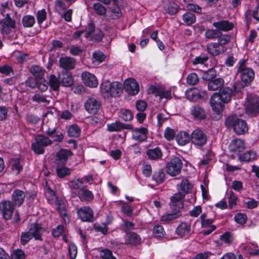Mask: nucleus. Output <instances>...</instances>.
I'll return each instance as SVG.
<instances>
[{"label":"nucleus","instance_id":"obj_1","mask_svg":"<svg viewBox=\"0 0 259 259\" xmlns=\"http://www.w3.org/2000/svg\"><path fill=\"white\" fill-rule=\"evenodd\" d=\"M242 88L240 82L237 81L233 83L232 88L224 87L219 93H214L210 99V104L214 111L218 114L224 109V104L230 102L232 95L235 96L240 92Z\"/></svg>","mask_w":259,"mask_h":259},{"label":"nucleus","instance_id":"obj_2","mask_svg":"<svg viewBox=\"0 0 259 259\" xmlns=\"http://www.w3.org/2000/svg\"><path fill=\"white\" fill-rule=\"evenodd\" d=\"M237 73L245 86L249 85L254 78V71L247 66V60L241 59L238 62Z\"/></svg>","mask_w":259,"mask_h":259},{"label":"nucleus","instance_id":"obj_3","mask_svg":"<svg viewBox=\"0 0 259 259\" xmlns=\"http://www.w3.org/2000/svg\"><path fill=\"white\" fill-rule=\"evenodd\" d=\"M101 92L104 98L119 96L122 93V84L118 81L110 82L104 80L100 87Z\"/></svg>","mask_w":259,"mask_h":259},{"label":"nucleus","instance_id":"obj_4","mask_svg":"<svg viewBox=\"0 0 259 259\" xmlns=\"http://www.w3.org/2000/svg\"><path fill=\"white\" fill-rule=\"evenodd\" d=\"M225 125L228 128L232 127L234 131L238 135L244 134L248 129L246 122L238 118L236 114H232L228 116L226 119Z\"/></svg>","mask_w":259,"mask_h":259},{"label":"nucleus","instance_id":"obj_5","mask_svg":"<svg viewBox=\"0 0 259 259\" xmlns=\"http://www.w3.org/2000/svg\"><path fill=\"white\" fill-rule=\"evenodd\" d=\"M230 36L225 35L218 39L216 42H211L207 45L208 52L212 56H218L227 50L225 45L230 41Z\"/></svg>","mask_w":259,"mask_h":259},{"label":"nucleus","instance_id":"obj_6","mask_svg":"<svg viewBox=\"0 0 259 259\" xmlns=\"http://www.w3.org/2000/svg\"><path fill=\"white\" fill-rule=\"evenodd\" d=\"M43 229L40 224L34 223L31 224L29 230L22 232L20 236V242L22 245L26 244L33 237L36 240H41Z\"/></svg>","mask_w":259,"mask_h":259},{"label":"nucleus","instance_id":"obj_7","mask_svg":"<svg viewBox=\"0 0 259 259\" xmlns=\"http://www.w3.org/2000/svg\"><path fill=\"white\" fill-rule=\"evenodd\" d=\"M53 141L43 135H38L31 144L33 151L37 154H42L45 152V147L51 145Z\"/></svg>","mask_w":259,"mask_h":259},{"label":"nucleus","instance_id":"obj_8","mask_svg":"<svg viewBox=\"0 0 259 259\" xmlns=\"http://www.w3.org/2000/svg\"><path fill=\"white\" fill-rule=\"evenodd\" d=\"M245 106L247 113L252 116H256L259 113V97L253 94L248 95Z\"/></svg>","mask_w":259,"mask_h":259},{"label":"nucleus","instance_id":"obj_9","mask_svg":"<svg viewBox=\"0 0 259 259\" xmlns=\"http://www.w3.org/2000/svg\"><path fill=\"white\" fill-rule=\"evenodd\" d=\"M182 167V160L179 158L175 157L167 163L165 170L169 175L175 177L181 173Z\"/></svg>","mask_w":259,"mask_h":259},{"label":"nucleus","instance_id":"obj_10","mask_svg":"<svg viewBox=\"0 0 259 259\" xmlns=\"http://www.w3.org/2000/svg\"><path fill=\"white\" fill-rule=\"evenodd\" d=\"M206 135L199 128L195 129L191 135V142L197 146L201 147L207 142Z\"/></svg>","mask_w":259,"mask_h":259},{"label":"nucleus","instance_id":"obj_11","mask_svg":"<svg viewBox=\"0 0 259 259\" xmlns=\"http://www.w3.org/2000/svg\"><path fill=\"white\" fill-rule=\"evenodd\" d=\"M14 210V205L10 201H3L0 203V212L5 220L12 218Z\"/></svg>","mask_w":259,"mask_h":259},{"label":"nucleus","instance_id":"obj_12","mask_svg":"<svg viewBox=\"0 0 259 259\" xmlns=\"http://www.w3.org/2000/svg\"><path fill=\"white\" fill-rule=\"evenodd\" d=\"M1 32L3 34H9L12 32V29L16 28V22L11 18L9 14H7L6 17L1 21Z\"/></svg>","mask_w":259,"mask_h":259},{"label":"nucleus","instance_id":"obj_13","mask_svg":"<svg viewBox=\"0 0 259 259\" xmlns=\"http://www.w3.org/2000/svg\"><path fill=\"white\" fill-rule=\"evenodd\" d=\"M77 215L83 222H92L94 221V213L88 206L82 207L77 210Z\"/></svg>","mask_w":259,"mask_h":259},{"label":"nucleus","instance_id":"obj_14","mask_svg":"<svg viewBox=\"0 0 259 259\" xmlns=\"http://www.w3.org/2000/svg\"><path fill=\"white\" fill-rule=\"evenodd\" d=\"M185 196V195L181 192L175 194L170 198V203L169 204L170 208L179 211L180 209L182 208L184 205L183 200Z\"/></svg>","mask_w":259,"mask_h":259},{"label":"nucleus","instance_id":"obj_15","mask_svg":"<svg viewBox=\"0 0 259 259\" xmlns=\"http://www.w3.org/2000/svg\"><path fill=\"white\" fill-rule=\"evenodd\" d=\"M72 155L73 153L70 150L61 149L57 153L55 163L56 165H65L68 158Z\"/></svg>","mask_w":259,"mask_h":259},{"label":"nucleus","instance_id":"obj_16","mask_svg":"<svg viewBox=\"0 0 259 259\" xmlns=\"http://www.w3.org/2000/svg\"><path fill=\"white\" fill-rule=\"evenodd\" d=\"M85 109L90 114H97L100 110V103L94 98H89L84 104Z\"/></svg>","mask_w":259,"mask_h":259},{"label":"nucleus","instance_id":"obj_17","mask_svg":"<svg viewBox=\"0 0 259 259\" xmlns=\"http://www.w3.org/2000/svg\"><path fill=\"white\" fill-rule=\"evenodd\" d=\"M124 88L125 91L132 95L137 94L139 91L138 83L133 78L126 79L124 82Z\"/></svg>","mask_w":259,"mask_h":259},{"label":"nucleus","instance_id":"obj_18","mask_svg":"<svg viewBox=\"0 0 259 259\" xmlns=\"http://www.w3.org/2000/svg\"><path fill=\"white\" fill-rule=\"evenodd\" d=\"M60 66L68 71L74 68L76 65L75 59L69 57H62L59 60Z\"/></svg>","mask_w":259,"mask_h":259},{"label":"nucleus","instance_id":"obj_19","mask_svg":"<svg viewBox=\"0 0 259 259\" xmlns=\"http://www.w3.org/2000/svg\"><path fill=\"white\" fill-rule=\"evenodd\" d=\"M132 138L134 140L138 142H143L147 140V134L148 133L147 128L145 127H141L140 128H136L132 129Z\"/></svg>","mask_w":259,"mask_h":259},{"label":"nucleus","instance_id":"obj_20","mask_svg":"<svg viewBox=\"0 0 259 259\" xmlns=\"http://www.w3.org/2000/svg\"><path fill=\"white\" fill-rule=\"evenodd\" d=\"M59 78L61 85L65 87H70L73 83V79L71 74L69 71H62L59 74Z\"/></svg>","mask_w":259,"mask_h":259},{"label":"nucleus","instance_id":"obj_21","mask_svg":"<svg viewBox=\"0 0 259 259\" xmlns=\"http://www.w3.org/2000/svg\"><path fill=\"white\" fill-rule=\"evenodd\" d=\"M81 77L83 82L86 85L91 88H95L97 86L98 80L93 74L88 72H84L81 75Z\"/></svg>","mask_w":259,"mask_h":259},{"label":"nucleus","instance_id":"obj_22","mask_svg":"<svg viewBox=\"0 0 259 259\" xmlns=\"http://www.w3.org/2000/svg\"><path fill=\"white\" fill-rule=\"evenodd\" d=\"M107 131L110 132H119L123 129L132 130L133 127L131 124H124L120 121L107 124Z\"/></svg>","mask_w":259,"mask_h":259},{"label":"nucleus","instance_id":"obj_23","mask_svg":"<svg viewBox=\"0 0 259 259\" xmlns=\"http://www.w3.org/2000/svg\"><path fill=\"white\" fill-rule=\"evenodd\" d=\"M176 233L181 238L191 234V225L185 222L182 223L177 228Z\"/></svg>","mask_w":259,"mask_h":259},{"label":"nucleus","instance_id":"obj_24","mask_svg":"<svg viewBox=\"0 0 259 259\" xmlns=\"http://www.w3.org/2000/svg\"><path fill=\"white\" fill-rule=\"evenodd\" d=\"M25 194L24 191L16 189L12 194V199L15 205L20 206L24 202Z\"/></svg>","mask_w":259,"mask_h":259},{"label":"nucleus","instance_id":"obj_25","mask_svg":"<svg viewBox=\"0 0 259 259\" xmlns=\"http://www.w3.org/2000/svg\"><path fill=\"white\" fill-rule=\"evenodd\" d=\"M141 238L136 233L130 232L125 236V243L131 245H137L140 243Z\"/></svg>","mask_w":259,"mask_h":259},{"label":"nucleus","instance_id":"obj_26","mask_svg":"<svg viewBox=\"0 0 259 259\" xmlns=\"http://www.w3.org/2000/svg\"><path fill=\"white\" fill-rule=\"evenodd\" d=\"M204 91H199L196 88L188 90L186 93L187 98L190 101H194L202 98V94H204Z\"/></svg>","mask_w":259,"mask_h":259},{"label":"nucleus","instance_id":"obj_27","mask_svg":"<svg viewBox=\"0 0 259 259\" xmlns=\"http://www.w3.org/2000/svg\"><path fill=\"white\" fill-rule=\"evenodd\" d=\"M230 151L234 152H240L245 149V144L241 139H235L229 145Z\"/></svg>","mask_w":259,"mask_h":259},{"label":"nucleus","instance_id":"obj_28","mask_svg":"<svg viewBox=\"0 0 259 259\" xmlns=\"http://www.w3.org/2000/svg\"><path fill=\"white\" fill-rule=\"evenodd\" d=\"M77 196L81 201H90L94 198L93 193L84 188L79 189Z\"/></svg>","mask_w":259,"mask_h":259},{"label":"nucleus","instance_id":"obj_29","mask_svg":"<svg viewBox=\"0 0 259 259\" xmlns=\"http://www.w3.org/2000/svg\"><path fill=\"white\" fill-rule=\"evenodd\" d=\"M212 25L215 27L218 30H222L224 31L230 30L234 27L233 23L229 22L226 20L214 22L212 24Z\"/></svg>","mask_w":259,"mask_h":259},{"label":"nucleus","instance_id":"obj_30","mask_svg":"<svg viewBox=\"0 0 259 259\" xmlns=\"http://www.w3.org/2000/svg\"><path fill=\"white\" fill-rule=\"evenodd\" d=\"M224 84V80L222 78H214L208 83V89L210 91H216L221 89Z\"/></svg>","mask_w":259,"mask_h":259},{"label":"nucleus","instance_id":"obj_31","mask_svg":"<svg viewBox=\"0 0 259 259\" xmlns=\"http://www.w3.org/2000/svg\"><path fill=\"white\" fill-rule=\"evenodd\" d=\"M30 71L34 77L39 80H41L44 78L46 72L45 69L38 65L32 66L30 69Z\"/></svg>","mask_w":259,"mask_h":259},{"label":"nucleus","instance_id":"obj_32","mask_svg":"<svg viewBox=\"0 0 259 259\" xmlns=\"http://www.w3.org/2000/svg\"><path fill=\"white\" fill-rule=\"evenodd\" d=\"M176 139L179 145L184 146L191 141V136L187 132L182 131L176 136Z\"/></svg>","mask_w":259,"mask_h":259},{"label":"nucleus","instance_id":"obj_33","mask_svg":"<svg viewBox=\"0 0 259 259\" xmlns=\"http://www.w3.org/2000/svg\"><path fill=\"white\" fill-rule=\"evenodd\" d=\"M191 112L196 119H203L206 117L204 109L199 106H193L191 110Z\"/></svg>","mask_w":259,"mask_h":259},{"label":"nucleus","instance_id":"obj_34","mask_svg":"<svg viewBox=\"0 0 259 259\" xmlns=\"http://www.w3.org/2000/svg\"><path fill=\"white\" fill-rule=\"evenodd\" d=\"M192 185L186 179L183 180L181 184L178 185V188L181 191V193L184 195L190 193L192 189Z\"/></svg>","mask_w":259,"mask_h":259},{"label":"nucleus","instance_id":"obj_35","mask_svg":"<svg viewBox=\"0 0 259 259\" xmlns=\"http://www.w3.org/2000/svg\"><path fill=\"white\" fill-rule=\"evenodd\" d=\"M147 154L149 159L151 160H157L161 158L162 153L161 149L156 147L154 149H148L147 151Z\"/></svg>","mask_w":259,"mask_h":259},{"label":"nucleus","instance_id":"obj_36","mask_svg":"<svg viewBox=\"0 0 259 259\" xmlns=\"http://www.w3.org/2000/svg\"><path fill=\"white\" fill-rule=\"evenodd\" d=\"M56 208L60 213L61 215L63 217V220L65 224L69 223V220L66 216L65 206L64 202L61 200H57L56 202Z\"/></svg>","mask_w":259,"mask_h":259},{"label":"nucleus","instance_id":"obj_37","mask_svg":"<svg viewBox=\"0 0 259 259\" xmlns=\"http://www.w3.org/2000/svg\"><path fill=\"white\" fill-rule=\"evenodd\" d=\"M56 172L59 178H63L71 174V170L68 167L62 165H56Z\"/></svg>","mask_w":259,"mask_h":259},{"label":"nucleus","instance_id":"obj_38","mask_svg":"<svg viewBox=\"0 0 259 259\" xmlns=\"http://www.w3.org/2000/svg\"><path fill=\"white\" fill-rule=\"evenodd\" d=\"M180 211L175 210L174 212L166 213L161 217V221L162 222L171 221L177 219L181 215Z\"/></svg>","mask_w":259,"mask_h":259},{"label":"nucleus","instance_id":"obj_39","mask_svg":"<svg viewBox=\"0 0 259 259\" xmlns=\"http://www.w3.org/2000/svg\"><path fill=\"white\" fill-rule=\"evenodd\" d=\"M80 134V129L76 124L70 125L67 130V135L70 137H78Z\"/></svg>","mask_w":259,"mask_h":259},{"label":"nucleus","instance_id":"obj_40","mask_svg":"<svg viewBox=\"0 0 259 259\" xmlns=\"http://www.w3.org/2000/svg\"><path fill=\"white\" fill-rule=\"evenodd\" d=\"M35 22V18L31 15L24 16L22 20L23 26L24 27H31Z\"/></svg>","mask_w":259,"mask_h":259},{"label":"nucleus","instance_id":"obj_41","mask_svg":"<svg viewBox=\"0 0 259 259\" xmlns=\"http://www.w3.org/2000/svg\"><path fill=\"white\" fill-rule=\"evenodd\" d=\"M49 82L50 87L54 91L58 90V89L60 87V85H61L59 77L57 78L54 75H50V78H49Z\"/></svg>","mask_w":259,"mask_h":259},{"label":"nucleus","instance_id":"obj_42","mask_svg":"<svg viewBox=\"0 0 259 259\" xmlns=\"http://www.w3.org/2000/svg\"><path fill=\"white\" fill-rule=\"evenodd\" d=\"M164 9L169 14L174 15L178 11V5L174 2H167Z\"/></svg>","mask_w":259,"mask_h":259},{"label":"nucleus","instance_id":"obj_43","mask_svg":"<svg viewBox=\"0 0 259 259\" xmlns=\"http://www.w3.org/2000/svg\"><path fill=\"white\" fill-rule=\"evenodd\" d=\"M183 19L187 25H190L195 22L196 17L194 14L188 12L183 15Z\"/></svg>","mask_w":259,"mask_h":259},{"label":"nucleus","instance_id":"obj_44","mask_svg":"<svg viewBox=\"0 0 259 259\" xmlns=\"http://www.w3.org/2000/svg\"><path fill=\"white\" fill-rule=\"evenodd\" d=\"M255 157V153L251 151H248L240 155L239 156L240 160L242 161H249L253 159Z\"/></svg>","mask_w":259,"mask_h":259},{"label":"nucleus","instance_id":"obj_45","mask_svg":"<svg viewBox=\"0 0 259 259\" xmlns=\"http://www.w3.org/2000/svg\"><path fill=\"white\" fill-rule=\"evenodd\" d=\"M165 174L163 169H161L154 173L153 175V179L157 183H161L165 180Z\"/></svg>","mask_w":259,"mask_h":259},{"label":"nucleus","instance_id":"obj_46","mask_svg":"<svg viewBox=\"0 0 259 259\" xmlns=\"http://www.w3.org/2000/svg\"><path fill=\"white\" fill-rule=\"evenodd\" d=\"M216 76V72L214 69H209L204 72L202 76L203 79L210 81L214 79Z\"/></svg>","mask_w":259,"mask_h":259},{"label":"nucleus","instance_id":"obj_47","mask_svg":"<svg viewBox=\"0 0 259 259\" xmlns=\"http://www.w3.org/2000/svg\"><path fill=\"white\" fill-rule=\"evenodd\" d=\"M67 7L64 2L61 0H56L55 2V9L60 14L66 10Z\"/></svg>","mask_w":259,"mask_h":259},{"label":"nucleus","instance_id":"obj_48","mask_svg":"<svg viewBox=\"0 0 259 259\" xmlns=\"http://www.w3.org/2000/svg\"><path fill=\"white\" fill-rule=\"evenodd\" d=\"M32 99L34 102H36L38 103H44L45 105H48L50 103V101L47 100L45 96L39 94L34 95Z\"/></svg>","mask_w":259,"mask_h":259},{"label":"nucleus","instance_id":"obj_49","mask_svg":"<svg viewBox=\"0 0 259 259\" xmlns=\"http://www.w3.org/2000/svg\"><path fill=\"white\" fill-rule=\"evenodd\" d=\"M94 228L97 232H100L103 234H106L108 231L107 225L106 223H95Z\"/></svg>","mask_w":259,"mask_h":259},{"label":"nucleus","instance_id":"obj_50","mask_svg":"<svg viewBox=\"0 0 259 259\" xmlns=\"http://www.w3.org/2000/svg\"><path fill=\"white\" fill-rule=\"evenodd\" d=\"M199 82V78L195 73L189 74L187 77V82L190 85H195Z\"/></svg>","mask_w":259,"mask_h":259},{"label":"nucleus","instance_id":"obj_51","mask_svg":"<svg viewBox=\"0 0 259 259\" xmlns=\"http://www.w3.org/2000/svg\"><path fill=\"white\" fill-rule=\"evenodd\" d=\"M153 234L156 238H161L164 237L165 232L163 227L160 225H156L153 229Z\"/></svg>","mask_w":259,"mask_h":259},{"label":"nucleus","instance_id":"obj_52","mask_svg":"<svg viewBox=\"0 0 259 259\" xmlns=\"http://www.w3.org/2000/svg\"><path fill=\"white\" fill-rule=\"evenodd\" d=\"M12 7V4L11 2L7 1V2H3L0 6V13L3 16L5 13L9 10H10Z\"/></svg>","mask_w":259,"mask_h":259},{"label":"nucleus","instance_id":"obj_53","mask_svg":"<svg viewBox=\"0 0 259 259\" xmlns=\"http://www.w3.org/2000/svg\"><path fill=\"white\" fill-rule=\"evenodd\" d=\"M83 182L82 180L77 179L72 181L70 182V187L72 189L78 190L83 188Z\"/></svg>","mask_w":259,"mask_h":259},{"label":"nucleus","instance_id":"obj_54","mask_svg":"<svg viewBox=\"0 0 259 259\" xmlns=\"http://www.w3.org/2000/svg\"><path fill=\"white\" fill-rule=\"evenodd\" d=\"M100 255L102 259H116L113 255L112 252L108 249L102 250L100 251Z\"/></svg>","mask_w":259,"mask_h":259},{"label":"nucleus","instance_id":"obj_55","mask_svg":"<svg viewBox=\"0 0 259 259\" xmlns=\"http://www.w3.org/2000/svg\"><path fill=\"white\" fill-rule=\"evenodd\" d=\"M92 57L94 59L93 62L97 61L99 63L103 62L105 59V56L100 51H95L94 52Z\"/></svg>","mask_w":259,"mask_h":259},{"label":"nucleus","instance_id":"obj_56","mask_svg":"<svg viewBox=\"0 0 259 259\" xmlns=\"http://www.w3.org/2000/svg\"><path fill=\"white\" fill-rule=\"evenodd\" d=\"M200 219L201 221V227L202 228L210 227L213 221L212 219H206V215L205 213L202 214L200 216Z\"/></svg>","mask_w":259,"mask_h":259},{"label":"nucleus","instance_id":"obj_57","mask_svg":"<svg viewBox=\"0 0 259 259\" xmlns=\"http://www.w3.org/2000/svg\"><path fill=\"white\" fill-rule=\"evenodd\" d=\"M25 254L21 249H16L14 250L11 255V259H25Z\"/></svg>","mask_w":259,"mask_h":259},{"label":"nucleus","instance_id":"obj_58","mask_svg":"<svg viewBox=\"0 0 259 259\" xmlns=\"http://www.w3.org/2000/svg\"><path fill=\"white\" fill-rule=\"evenodd\" d=\"M93 8L96 13L99 15H104L106 13V10L105 8L100 3L95 4Z\"/></svg>","mask_w":259,"mask_h":259},{"label":"nucleus","instance_id":"obj_59","mask_svg":"<svg viewBox=\"0 0 259 259\" xmlns=\"http://www.w3.org/2000/svg\"><path fill=\"white\" fill-rule=\"evenodd\" d=\"M77 253V247L73 243H71L68 247V254L71 259H75Z\"/></svg>","mask_w":259,"mask_h":259},{"label":"nucleus","instance_id":"obj_60","mask_svg":"<svg viewBox=\"0 0 259 259\" xmlns=\"http://www.w3.org/2000/svg\"><path fill=\"white\" fill-rule=\"evenodd\" d=\"M175 131L170 127H167L164 133V137L168 141L172 140L175 138Z\"/></svg>","mask_w":259,"mask_h":259},{"label":"nucleus","instance_id":"obj_61","mask_svg":"<svg viewBox=\"0 0 259 259\" xmlns=\"http://www.w3.org/2000/svg\"><path fill=\"white\" fill-rule=\"evenodd\" d=\"M247 218L246 214L241 213H237L234 217L235 222L240 225L245 224L247 221Z\"/></svg>","mask_w":259,"mask_h":259},{"label":"nucleus","instance_id":"obj_62","mask_svg":"<svg viewBox=\"0 0 259 259\" xmlns=\"http://www.w3.org/2000/svg\"><path fill=\"white\" fill-rule=\"evenodd\" d=\"M258 203V201L253 198H248L247 200L244 202L246 207L248 209H253L256 207Z\"/></svg>","mask_w":259,"mask_h":259},{"label":"nucleus","instance_id":"obj_63","mask_svg":"<svg viewBox=\"0 0 259 259\" xmlns=\"http://www.w3.org/2000/svg\"><path fill=\"white\" fill-rule=\"evenodd\" d=\"M103 36L102 31L99 29H96L94 33H93L89 39L100 41Z\"/></svg>","mask_w":259,"mask_h":259},{"label":"nucleus","instance_id":"obj_64","mask_svg":"<svg viewBox=\"0 0 259 259\" xmlns=\"http://www.w3.org/2000/svg\"><path fill=\"white\" fill-rule=\"evenodd\" d=\"M96 29L94 22L93 21H90L86 30L85 37L89 39L92 34L94 33Z\"/></svg>","mask_w":259,"mask_h":259}]
</instances>
